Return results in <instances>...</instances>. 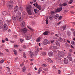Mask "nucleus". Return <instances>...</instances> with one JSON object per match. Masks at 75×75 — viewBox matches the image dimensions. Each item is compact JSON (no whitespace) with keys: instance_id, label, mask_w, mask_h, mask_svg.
Wrapping results in <instances>:
<instances>
[{"instance_id":"nucleus-1","label":"nucleus","mask_w":75,"mask_h":75,"mask_svg":"<svg viewBox=\"0 0 75 75\" xmlns=\"http://www.w3.org/2000/svg\"><path fill=\"white\" fill-rule=\"evenodd\" d=\"M26 9L29 15H31L32 13H34L33 12L34 8L31 5H29L28 6L26 7Z\"/></svg>"},{"instance_id":"nucleus-2","label":"nucleus","mask_w":75,"mask_h":75,"mask_svg":"<svg viewBox=\"0 0 75 75\" xmlns=\"http://www.w3.org/2000/svg\"><path fill=\"white\" fill-rule=\"evenodd\" d=\"M6 6L9 10L11 9L13 7V2L12 1H9V3H7Z\"/></svg>"},{"instance_id":"nucleus-3","label":"nucleus","mask_w":75,"mask_h":75,"mask_svg":"<svg viewBox=\"0 0 75 75\" xmlns=\"http://www.w3.org/2000/svg\"><path fill=\"white\" fill-rule=\"evenodd\" d=\"M17 14L18 15V16H16V19L19 21H21V18L20 17L21 15V13L18 11L17 12Z\"/></svg>"},{"instance_id":"nucleus-4","label":"nucleus","mask_w":75,"mask_h":75,"mask_svg":"<svg viewBox=\"0 0 75 75\" xmlns=\"http://www.w3.org/2000/svg\"><path fill=\"white\" fill-rule=\"evenodd\" d=\"M58 54L61 57L63 58L65 57V53L64 52L61 51H59L58 52Z\"/></svg>"},{"instance_id":"nucleus-5","label":"nucleus","mask_w":75,"mask_h":75,"mask_svg":"<svg viewBox=\"0 0 75 75\" xmlns=\"http://www.w3.org/2000/svg\"><path fill=\"white\" fill-rule=\"evenodd\" d=\"M35 4L36 5L35 7L37 8H38V9H39V10L40 11H44V9H42L41 6L38 5V4H37V3H36Z\"/></svg>"},{"instance_id":"nucleus-6","label":"nucleus","mask_w":75,"mask_h":75,"mask_svg":"<svg viewBox=\"0 0 75 75\" xmlns=\"http://www.w3.org/2000/svg\"><path fill=\"white\" fill-rule=\"evenodd\" d=\"M62 7L59 8L57 9H55V13H58L59 12H60L61 11H62Z\"/></svg>"},{"instance_id":"nucleus-7","label":"nucleus","mask_w":75,"mask_h":75,"mask_svg":"<svg viewBox=\"0 0 75 75\" xmlns=\"http://www.w3.org/2000/svg\"><path fill=\"white\" fill-rule=\"evenodd\" d=\"M8 29V27L7 25L5 24L3 25V30H7Z\"/></svg>"},{"instance_id":"nucleus-8","label":"nucleus","mask_w":75,"mask_h":75,"mask_svg":"<svg viewBox=\"0 0 75 75\" xmlns=\"http://www.w3.org/2000/svg\"><path fill=\"white\" fill-rule=\"evenodd\" d=\"M3 21L1 20L0 21V29H1L3 27Z\"/></svg>"},{"instance_id":"nucleus-9","label":"nucleus","mask_w":75,"mask_h":75,"mask_svg":"<svg viewBox=\"0 0 75 75\" xmlns=\"http://www.w3.org/2000/svg\"><path fill=\"white\" fill-rule=\"evenodd\" d=\"M18 10V7L17 6H16L14 8V11L15 13Z\"/></svg>"},{"instance_id":"nucleus-10","label":"nucleus","mask_w":75,"mask_h":75,"mask_svg":"<svg viewBox=\"0 0 75 75\" xmlns=\"http://www.w3.org/2000/svg\"><path fill=\"white\" fill-rule=\"evenodd\" d=\"M29 52H30V56L31 58H33L34 56V54H33V53L32 52H31L30 51Z\"/></svg>"},{"instance_id":"nucleus-11","label":"nucleus","mask_w":75,"mask_h":75,"mask_svg":"<svg viewBox=\"0 0 75 75\" xmlns=\"http://www.w3.org/2000/svg\"><path fill=\"white\" fill-rule=\"evenodd\" d=\"M25 22L24 21H23L21 23V27H25Z\"/></svg>"},{"instance_id":"nucleus-12","label":"nucleus","mask_w":75,"mask_h":75,"mask_svg":"<svg viewBox=\"0 0 75 75\" xmlns=\"http://www.w3.org/2000/svg\"><path fill=\"white\" fill-rule=\"evenodd\" d=\"M64 64H67L68 63V59H64Z\"/></svg>"},{"instance_id":"nucleus-13","label":"nucleus","mask_w":75,"mask_h":75,"mask_svg":"<svg viewBox=\"0 0 75 75\" xmlns=\"http://www.w3.org/2000/svg\"><path fill=\"white\" fill-rule=\"evenodd\" d=\"M21 31L23 32V33H26L27 31V29L24 28L21 30Z\"/></svg>"},{"instance_id":"nucleus-14","label":"nucleus","mask_w":75,"mask_h":75,"mask_svg":"<svg viewBox=\"0 0 75 75\" xmlns=\"http://www.w3.org/2000/svg\"><path fill=\"white\" fill-rule=\"evenodd\" d=\"M2 14L3 16H5L6 15H7V11H3L2 12Z\"/></svg>"},{"instance_id":"nucleus-15","label":"nucleus","mask_w":75,"mask_h":75,"mask_svg":"<svg viewBox=\"0 0 75 75\" xmlns=\"http://www.w3.org/2000/svg\"><path fill=\"white\" fill-rule=\"evenodd\" d=\"M49 33L48 31H46L42 34V35H48Z\"/></svg>"},{"instance_id":"nucleus-16","label":"nucleus","mask_w":75,"mask_h":75,"mask_svg":"<svg viewBox=\"0 0 75 75\" xmlns=\"http://www.w3.org/2000/svg\"><path fill=\"white\" fill-rule=\"evenodd\" d=\"M56 60L57 61H58L59 60H61V57L59 56H58V57H57L56 58Z\"/></svg>"},{"instance_id":"nucleus-17","label":"nucleus","mask_w":75,"mask_h":75,"mask_svg":"<svg viewBox=\"0 0 75 75\" xmlns=\"http://www.w3.org/2000/svg\"><path fill=\"white\" fill-rule=\"evenodd\" d=\"M47 42H48V40L47 39L45 40L43 42L44 45H47Z\"/></svg>"},{"instance_id":"nucleus-18","label":"nucleus","mask_w":75,"mask_h":75,"mask_svg":"<svg viewBox=\"0 0 75 75\" xmlns=\"http://www.w3.org/2000/svg\"><path fill=\"white\" fill-rule=\"evenodd\" d=\"M42 70V68L40 67V68H39L38 70V72L39 74H40V72H41Z\"/></svg>"},{"instance_id":"nucleus-19","label":"nucleus","mask_w":75,"mask_h":75,"mask_svg":"<svg viewBox=\"0 0 75 75\" xmlns=\"http://www.w3.org/2000/svg\"><path fill=\"white\" fill-rule=\"evenodd\" d=\"M58 40L59 41H60V42H62V41H64V39L61 38H59Z\"/></svg>"},{"instance_id":"nucleus-20","label":"nucleus","mask_w":75,"mask_h":75,"mask_svg":"<svg viewBox=\"0 0 75 75\" xmlns=\"http://www.w3.org/2000/svg\"><path fill=\"white\" fill-rule=\"evenodd\" d=\"M50 57H51V56H52L53 55V53L52 52H50L48 53Z\"/></svg>"},{"instance_id":"nucleus-21","label":"nucleus","mask_w":75,"mask_h":75,"mask_svg":"<svg viewBox=\"0 0 75 75\" xmlns=\"http://www.w3.org/2000/svg\"><path fill=\"white\" fill-rule=\"evenodd\" d=\"M50 20H52L53 19V16L52 15H51L49 17Z\"/></svg>"},{"instance_id":"nucleus-22","label":"nucleus","mask_w":75,"mask_h":75,"mask_svg":"<svg viewBox=\"0 0 75 75\" xmlns=\"http://www.w3.org/2000/svg\"><path fill=\"white\" fill-rule=\"evenodd\" d=\"M67 58L69 59V61H72V57L69 56L67 57Z\"/></svg>"},{"instance_id":"nucleus-23","label":"nucleus","mask_w":75,"mask_h":75,"mask_svg":"<svg viewBox=\"0 0 75 75\" xmlns=\"http://www.w3.org/2000/svg\"><path fill=\"white\" fill-rule=\"evenodd\" d=\"M56 45L57 46H58V47H60V43L59 42H56Z\"/></svg>"},{"instance_id":"nucleus-24","label":"nucleus","mask_w":75,"mask_h":75,"mask_svg":"<svg viewBox=\"0 0 75 75\" xmlns=\"http://www.w3.org/2000/svg\"><path fill=\"white\" fill-rule=\"evenodd\" d=\"M25 70H26V67H24L22 69V71H23V72H25Z\"/></svg>"},{"instance_id":"nucleus-25","label":"nucleus","mask_w":75,"mask_h":75,"mask_svg":"<svg viewBox=\"0 0 75 75\" xmlns=\"http://www.w3.org/2000/svg\"><path fill=\"white\" fill-rule=\"evenodd\" d=\"M58 17H59V15L58 14H56L54 16V18L55 19H57Z\"/></svg>"},{"instance_id":"nucleus-26","label":"nucleus","mask_w":75,"mask_h":75,"mask_svg":"<svg viewBox=\"0 0 75 75\" xmlns=\"http://www.w3.org/2000/svg\"><path fill=\"white\" fill-rule=\"evenodd\" d=\"M67 35L68 36H70L71 35V32L70 31H68L67 32Z\"/></svg>"},{"instance_id":"nucleus-27","label":"nucleus","mask_w":75,"mask_h":75,"mask_svg":"<svg viewBox=\"0 0 75 75\" xmlns=\"http://www.w3.org/2000/svg\"><path fill=\"white\" fill-rule=\"evenodd\" d=\"M52 47L53 49H54L55 50H56V49H58V47L57 46H53Z\"/></svg>"},{"instance_id":"nucleus-28","label":"nucleus","mask_w":75,"mask_h":75,"mask_svg":"<svg viewBox=\"0 0 75 75\" xmlns=\"http://www.w3.org/2000/svg\"><path fill=\"white\" fill-rule=\"evenodd\" d=\"M47 60H48V61L50 63H52V62H52L50 58L47 59Z\"/></svg>"},{"instance_id":"nucleus-29","label":"nucleus","mask_w":75,"mask_h":75,"mask_svg":"<svg viewBox=\"0 0 75 75\" xmlns=\"http://www.w3.org/2000/svg\"><path fill=\"white\" fill-rule=\"evenodd\" d=\"M62 27L63 29V30H65V29H66V28H67V26L64 25Z\"/></svg>"},{"instance_id":"nucleus-30","label":"nucleus","mask_w":75,"mask_h":75,"mask_svg":"<svg viewBox=\"0 0 75 75\" xmlns=\"http://www.w3.org/2000/svg\"><path fill=\"white\" fill-rule=\"evenodd\" d=\"M13 52L14 53L15 55H17V51H16V50H14Z\"/></svg>"},{"instance_id":"nucleus-31","label":"nucleus","mask_w":75,"mask_h":75,"mask_svg":"<svg viewBox=\"0 0 75 75\" xmlns=\"http://www.w3.org/2000/svg\"><path fill=\"white\" fill-rule=\"evenodd\" d=\"M73 2V0H70V1L68 2L69 4H71Z\"/></svg>"},{"instance_id":"nucleus-32","label":"nucleus","mask_w":75,"mask_h":75,"mask_svg":"<svg viewBox=\"0 0 75 75\" xmlns=\"http://www.w3.org/2000/svg\"><path fill=\"white\" fill-rule=\"evenodd\" d=\"M41 39V38H38L37 40L36 41L38 42H40V39Z\"/></svg>"},{"instance_id":"nucleus-33","label":"nucleus","mask_w":75,"mask_h":75,"mask_svg":"<svg viewBox=\"0 0 75 75\" xmlns=\"http://www.w3.org/2000/svg\"><path fill=\"white\" fill-rule=\"evenodd\" d=\"M27 27L28 28H29V29H30V30H31V31H33V29L32 28H30V27L29 26H27Z\"/></svg>"},{"instance_id":"nucleus-34","label":"nucleus","mask_w":75,"mask_h":75,"mask_svg":"<svg viewBox=\"0 0 75 75\" xmlns=\"http://www.w3.org/2000/svg\"><path fill=\"white\" fill-rule=\"evenodd\" d=\"M25 52H24L23 54V57H24V58H26V56H25Z\"/></svg>"},{"instance_id":"nucleus-35","label":"nucleus","mask_w":75,"mask_h":75,"mask_svg":"<svg viewBox=\"0 0 75 75\" xmlns=\"http://www.w3.org/2000/svg\"><path fill=\"white\" fill-rule=\"evenodd\" d=\"M71 44H72V45H75V42L74 41H72L71 42Z\"/></svg>"},{"instance_id":"nucleus-36","label":"nucleus","mask_w":75,"mask_h":75,"mask_svg":"<svg viewBox=\"0 0 75 75\" xmlns=\"http://www.w3.org/2000/svg\"><path fill=\"white\" fill-rule=\"evenodd\" d=\"M65 45L67 47H69V45L67 43L65 44Z\"/></svg>"},{"instance_id":"nucleus-37","label":"nucleus","mask_w":75,"mask_h":75,"mask_svg":"<svg viewBox=\"0 0 75 75\" xmlns=\"http://www.w3.org/2000/svg\"><path fill=\"white\" fill-rule=\"evenodd\" d=\"M12 17L13 20H16L17 19V17L16 18V17H14V16H13Z\"/></svg>"},{"instance_id":"nucleus-38","label":"nucleus","mask_w":75,"mask_h":75,"mask_svg":"<svg viewBox=\"0 0 75 75\" xmlns=\"http://www.w3.org/2000/svg\"><path fill=\"white\" fill-rule=\"evenodd\" d=\"M62 5L63 6H66L67 4L66 3H63Z\"/></svg>"},{"instance_id":"nucleus-39","label":"nucleus","mask_w":75,"mask_h":75,"mask_svg":"<svg viewBox=\"0 0 75 75\" xmlns=\"http://www.w3.org/2000/svg\"><path fill=\"white\" fill-rule=\"evenodd\" d=\"M20 42H24V39H21L20 40Z\"/></svg>"},{"instance_id":"nucleus-40","label":"nucleus","mask_w":75,"mask_h":75,"mask_svg":"<svg viewBox=\"0 0 75 75\" xmlns=\"http://www.w3.org/2000/svg\"><path fill=\"white\" fill-rule=\"evenodd\" d=\"M62 16H60L59 17V20H61V19H62Z\"/></svg>"},{"instance_id":"nucleus-41","label":"nucleus","mask_w":75,"mask_h":75,"mask_svg":"<svg viewBox=\"0 0 75 75\" xmlns=\"http://www.w3.org/2000/svg\"><path fill=\"white\" fill-rule=\"evenodd\" d=\"M43 70L44 71H48V69L47 68H45L43 69Z\"/></svg>"},{"instance_id":"nucleus-42","label":"nucleus","mask_w":75,"mask_h":75,"mask_svg":"<svg viewBox=\"0 0 75 75\" xmlns=\"http://www.w3.org/2000/svg\"><path fill=\"white\" fill-rule=\"evenodd\" d=\"M4 62V60L2 59L1 62H0V64H2Z\"/></svg>"},{"instance_id":"nucleus-43","label":"nucleus","mask_w":75,"mask_h":75,"mask_svg":"<svg viewBox=\"0 0 75 75\" xmlns=\"http://www.w3.org/2000/svg\"><path fill=\"white\" fill-rule=\"evenodd\" d=\"M42 67H47V65L43 64L42 65Z\"/></svg>"},{"instance_id":"nucleus-44","label":"nucleus","mask_w":75,"mask_h":75,"mask_svg":"<svg viewBox=\"0 0 75 75\" xmlns=\"http://www.w3.org/2000/svg\"><path fill=\"white\" fill-rule=\"evenodd\" d=\"M45 21H46V24H48V20H47V19H46L45 20Z\"/></svg>"},{"instance_id":"nucleus-45","label":"nucleus","mask_w":75,"mask_h":75,"mask_svg":"<svg viewBox=\"0 0 75 75\" xmlns=\"http://www.w3.org/2000/svg\"><path fill=\"white\" fill-rule=\"evenodd\" d=\"M42 54L43 55H46V53L45 52H44L42 53Z\"/></svg>"},{"instance_id":"nucleus-46","label":"nucleus","mask_w":75,"mask_h":75,"mask_svg":"<svg viewBox=\"0 0 75 75\" xmlns=\"http://www.w3.org/2000/svg\"><path fill=\"white\" fill-rule=\"evenodd\" d=\"M71 53L70 52H69L68 53V55L69 56H71Z\"/></svg>"},{"instance_id":"nucleus-47","label":"nucleus","mask_w":75,"mask_h":75,"mask_svg":"<svg viewBox=\"0 0 75 75\" xmlns=\"http://www.w3.org/2000/svg\"><path fill=\"white\" fill-rule=\"evenodd\" d=\"M34 11L35 13H37L38 11L36 9H34Z\"/></svg>"},{"instance_id":"nucleus-48","label":"nucleus","mask_w":75,"mask_h":75,"mask_svg":"<svg viewBox=\"0 0 75 75\" xmlns=\"http://www.w3.org/2000/svg\"><path fill=\"white\" fill-rule=\"evenodd\" d=\"M55 13V12L54 11H52L51 12V14L52 15L53 14H54Z\"/></svg>"},{"instance_id":"nucleus-49","label":"nucleus","mask_w":75,"mask_h":75,"mask_svg":"<svg viewBox=\"0 0 75 75\" xmlns=\"http://www.w3.org/2000/svg\"><path fill=\"white\" fill-rule=\"evenodd\" d=\"M6 68L8 69V72H10V68H9V67H6Z\"/></svg>"},{"instance_id":"nucleus-50","label":"nucleus","mask_w":75,"mask_h":75,"mask_svg":"<svg viewBox=\"0 0 75 75\" xmlns=\"http://www.w3.org/2000/svg\"><path fill=\"white\" fill-rule=\"evenodd\" d=\"M6 12H7V14H10V12L8 10H7Z\"/></svg>"},{"instance_id":"nucleus-51","label":"nucleus","mask_w":75,"mask_h":75,"mask_svg":"<svg viewBox=\"0 0 75 75\" xmlns=\"http://www.w3.org/2000/svg\"><path fill=\"white\" fill-rule=\"evenodd\" d=\"M27 38L28 40H30V38L28 36H27Z\"/></svg>"},{"instance_id":"nucleus-52","label":"nucleus","mask_w":75,"mask_h":75,"mask_svg":"<svg viewBox=\"0 0 75 75\" xmlns=\"http://www.w3.org/2000/svg\"><path fill=\"white\" fill-rule=\"evenodd\" d=\"M6 51V52H9V51H8V50L7 49H5Z\"/></svg>"},{"instance_id":"nucleus-53","label":"nucleus","mask_w":75,"mask_h":75,"mask_svg":"<svg viewBox=\"0 0 75 75\" xmlns=\"http://www.w3.org/2000/svg\"><path fill=\"white\" fill-rule=\"evenodd\" d=\"M58 73L59 74H61V71L59 70H58Z\"/></svg>"},{"instance_id":"nucleus-54","label":"nucleus","mask_w":75,"mask_h":75,"mask_svg":"<svg viewBox=\"0 0 75 75\" xmlns=\"http://www.w3.org/2000/svg\"><path fill=\"white\" fill-rule=\"evenodd\" d=\"M24 63H23L22 64H20L21 66L22 67V66H23V65H24Z\"/></svg>"},{"instance_id":"nucleus-55","label":"nucleus","mask_w":75,"mask_h":75,"mask_svg":"<svg viewBox=\"0 0 75 75\" xmlns=\"http://www.w3.org/2000/svg\"><path fill=\"white\" fill-rule=\"evenodd\" d=\"M23 48L25 49V48H26V46L25 45H24L23 46Z\"/></svg>"},{"instance_id":"nucleus-56","label":"nucleus","mask_w":75,"mask_h":75,"mask_svg":"<svg viewBox=\"0 0 75 75\" xmlns=\"http://www.w3.org/2000/svg\"><path fill=\"white\" fill-rule=\"evenodd\" d=\"M5 41H6V40H2V42L3 43H4V42H5Z\"/></svg>"},{"instance_id":"nucleus-57","label":"nucleus","mask_w":75,"mask_h":75,"mask_svg":"<svg viewBox=\"0 0 75 75\" xmlns=\"http://www.w3.org/2000/svg\"><path fill=\"white\" fill-rule=\"evenodd\" d=\"M61 22H60L59 23H57V25H59L60 24H61Z\"/></svg>"},{"instance_id":"nucleus-58","label":"nucleus","mask_w":75,"mask_h":75,"mask_svg":"<svg viewBox=\"0 0 75 75\" xmlns=\"http://www.w3.org/2000/svg\"><path fill=\"white\" fill-rule=\"evenodd\" d=\"M73 35L74 37H75V31H74L73 32Z\"/></svg>"},{"instance_id":"nucleus-59","label":"nucleus","mask_w":75,"mask_h":75,"mask_svg":"<svg viewBox=\"0 0 75 75\" xmlns=\"http://www.w3.org/2000/svg\"><path fill=\"white\" fill-rule=\"evenodd\" d=\"M0 55H3V53L0 52Z\"/></svg>"},{"instance_id":"nucleus-60","label":"nucleus","mask_w":75,"mask_h":75,"mask_svg":"<svg viewBox=\"0 0 75 75\" xmlns=\"http://www.w3.org/2000/svg\"><path fill=\"white\" fill-rule=\"evenodd\" d=\"M55 36H56V37H59V35H58V34H55Z\"/></svg>"},{"instance_id":"nucleus-61","label":"nucleus","mask_w":75,"mask_h":75,"mask_svg":"<svg viewBox=\"0 0 75 75\" xmlns=\"http://www.w3.org/2000/svg\"><path fill=\"white\" fill-rule=\"evenodd\" d=\"M53 69H55V66H54L52 67Z\"/></svg>"},{"instance_id":"nucleus-62","label":"nucleus","mask_w":75,"mask_h":75,"mask_svg":"<svg viewBox=\"0 0 75 75\" xmlns=\"http://www.w3.org/2000/svg\"><path fill=\"white\" fill-rule=\"evenodd\" d=\"M3 6H4L5 5V1H4L3 2Z\"/></svg>"},{"instance_id":"nucleus-63","label":"nucleus","mask_w":75,"mask_h":75,"mask_svg":"<svg viewBox=\"0 0 75 75\" xmlns=\"http://www.w3.org/2000/svg\"><path fill=\"white\" fill-rule=\"evenodd\" d=\"M35 52H36V53H37L38 52V51L37 50H35Z\"/></svg>"},{"instance_id":"nucleus-64","label":"nucleus","mask_w":75,"mask_h":75,"mask_svg":"<svg viewBox=\"0 0 75 75\" xmlns=\"http://www.w3.org/2000/svg\"><path fill=\"white\" fill-rule=\"evenodd\" d=\"M14 47H17L18 46H17V45H14Z\"/></svg>"}]
</instances>
